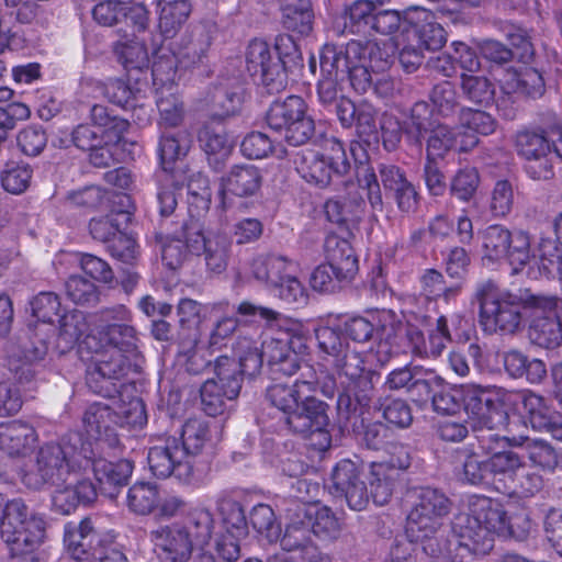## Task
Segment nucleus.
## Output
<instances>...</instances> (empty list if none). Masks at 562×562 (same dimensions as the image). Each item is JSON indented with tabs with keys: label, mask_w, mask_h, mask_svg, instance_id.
Masks as SVG:
<instances>
[{
	"label": "nucleus",
	"mask_w": 562,
	"mask_h": 562,
	"mask_svg": "<svg viewBox=\"0 0 562 562\" xmlns=\"http://www.w3.org/2000/svg\"><path fill=\"white\" fill-rule=\"evenodd\" d=\"M516 422L507 423L506 436H499L493 431H483L481 434V447L488 456L487 467L490 469L491 482L497 490H504L508 484L513 483V479L518 471L522 470L525 463L524 457L510 449H504L505 443L510 446H521L527 436L524 434H515Z\"/></svg>",
	"instance_id": "14"
},
{
	"label": "nucleus",
	"mask_w": 562,
	"mask_h": 562,
	"mask_svg": "<svg viewBox=\"0 0 562 562\" xmlns=\"http://www.w3.org/2000/svg\"><path fill=\"white\" fill-rule=\"evenodd\" d=\"M184 173V171H159L157 173V199L161 215L167 216L175 211L178 203V192L186 179Z\"/></svg>",
	"instance_id": "50"
},
{
	"label": "nucleus",
	"mask_w": 562,
	"mask_h": 562,
	"mask_svg": "<svg viewBox=\"0 0 562 562\" xmlns=\"http://www.w3.org/2000/svg\"><path fill=\"white\" fill-rule=\"evenodd\" d=\"M91 119L92 124H80L72 132L75 146L83 150L116 144L130 127L127 120L111 116L103 105L92 106Z\"/></svg>",
	"instance_id": "23"
},
{
	"label": "nucleus",
	"mask_w": 562,
	"mask_h": 562,
	"mask_svg": "<svg viewBox=\"0 0 562 562\" xmlns=\"http://www.w3.org/2000/svg\"><path fill=\"white\" fill-rule=\"evenodd\" d=\"M94 538L95 533L89 519L82 520L79 525L68 524L65 528V546L76 560L82 559L92 549Z\"/></svg>",
	"instance_id": "53"
},
{
	"label": "nucleus",
	"mask_w": 562,
	"mask_h": 562,
	"mask_svg": "<svg viewBox=\"0 0 562 562\" xmlns=\"http://www.w3.org/2000/svg\"><path fill=\"white\" fill-rule=\"evenodd\" d=\"M405 20L408 22L417 37V43L425 49H439L446 41V32L443 27L436 22L435 15L431 11L412 7L405 10Z\"/></svg>",
	"instance_id": "35"
},
{
	"label": "nucleus",
	"mask_w": 562,
	"mask_h": 562,
	"mask_svg": "<svg viewBox=\"0 0 562 562\" xmlns=\"http://www.w3.org/2000/svg\"><path fill=\"white\" fill-rule=\"evenodd\" d=\"M303 516L310 533L324 539L336 538L340 531V521L333 512L319 504L297 505V517Z\"/></svg>",
	"instance_id": "40"
},
{
	"label": "nucleus",
	"mask_w": 562,
	"mask_h": 562,
	"mask_svg": "<svg viewBox=\"0 0 562 562\" xmlns=\"http://www.w3.org/2000/svg\"><path fill=\"white\" fill-rule=\"evenodd\" d=\"M337 70L344 80L348 77L352 88L360 93L373 83V75L385 71L392 64L393 50L382 48L375 42L352 41L345 50H337Z\"/></svg>",
	"instance_id": "10"
},
{
	"label": "nucleus",
	"mask_w": 562,
	"mask_h": 562,
	"mask_svg": "<svg viewBox=\"0 0 562 562\" xmlns=\"http://www.w3.org/2000/svg\"><path fill=\"white\" fill-rule=\"evenodd\" d=\"M214 372L215 376L206 380L201 387L203 411L210 416L223 414L227 403L238 396L244 374L238 362L228 357L216 360Z\"/></svg>",
	"instance_id": "18"
},
{
	"label": "nucleus",
	"mask_w": 562,
	"mask_h": 562,
	"mask_svg": "<svg viewBox=\"0 0 562 562\" xmlns=\"http://www.w3.org/2000/svg\"><path fill=\"white\" fill-rule=\"evenodd\" d=\"M58 322V344L63 350L72 348L89 328L86 315L77 310L60 315Z\"/></svg>",
	"instance_id": "55"
},
{
	"label": "nucleus",
	"mask_w": 562,
	"mask_h": 562,
	"mask_svg": "<svg viewBox=\"0 0 562 562\" xmlns=\"http://www.w3.org/2000/svg\"><path fill=\"white\" fill-rule=\"evenodd\" d=\"M234 353L238 358L240 371L246 375L258 373L263 360H267L274 372L284 375H293L297 371L296 356L290 353L280 333L277 337L265 340L261 344V351L256 341L241 338L236 342Z\"/></svg>",
	"instance_id": "15"
},
{
	"label": "nucleus",
	"mask_w": 562,
	"mask_h": 562,
	"mask_svg": "<svg viewBox=\"0 0 562 562\" xmlns=\"http://www.w3.org/2000/svg\"><path fill=\"white\" fill-rule=\"evenodd\" d=\"M409 122L416 130V140L420 135L429 132L427 139V159L436 160L443 158L451 149L460 150V136L458 128L454 131L435 119L434 110L427 102H417L411 111Z\"/></svg>",
	"instance_id": "22"
},
{
	"label": "nucleus",
	"mask_w": 562,
	"mask_h": 562,
	"mask_svg": "<svg viewBox=\"0 0 562 562\" xmlns=\"http://www.w3.org/2000/svg\"><path fill=\"white\" fill-rule=\"evenodd\" d=\"M537 265L540 273L548 278H558L562 283V255L554 240H541Z\"/></svg>",
	"instance_id": "64"
},
{
	"label": "nucleus",
	"mask_w": 562,
	"mask_h": 562,
	"mask_svg": "<svg viewBox=\"0 0 562 562\" xmlns=\"http://www.w3.org/2000/svg\"><path fill=\"white\" fill-rule=\"evenodd\" d=\"M146 40L147 35L144 33L140 37L134 36V38L116 45V53L125 68L143 70L149 66Z\"/></svg>",
	"instance_id": "59"
},
{
	"label": "nucleus",
	"mask_w": 562,
	"mask_h": 562,
	"mask_svg": "<svg viewBox=\"0 0 562 562\" xmlns=\"http://www.w3.org/2000/svg\"><path fill=\"white\" fill-rule=\"evenodd\" d=\"M495 128L496 122L488 113L480 110L462 109L458 126L460 151H469L477 145L476 134L490 135L494 133Z\"/></svg>",
	"instance_id": "38"
},
{
	"label": "nucleus",
	"mask_w": 562,
	"mask_h": 562,
	"mask_svg": "<svg viewBox=\"0 0 562 562\" xmlns=\"http://www.w3.org/2000/svg\"><path fill=\"white\" fill-rule=\"evenodd\" d=\"M120 415L122 424L132 427H143L147 422L145 406L140 398H133L128 403V408H121L113 413L109 405L98 402L91 404L83 416L85 430L90 440L99 442L104 441L109 446L117 442L115 435V425L119 423Z\"/></svg>",
	"instance_id": "16"
},
{
	"label": "nucleus",
	"mask_w": 562,
	"mask_h": 562,
	"mask_svg": "<svg viewBox=\"0 0 562 562\" xmlns=\"http://www.w3.org/2000/svg\"><path fill=\"white\" fill-rule=\"evenodd\" d=\"M452 538L446 549L452 562H470L475 554H486L493 549L494 535L520 537L530 529L526 517L509 519L503 504L482 495L469 498L468 512L454 516ZM436 562H449L441 558Z\"/></svg>",
	"instance_id": "3"
},
{
	"label": "nucleus",
	"mask_w": 562,
	"mask_h": 562,
	"mask_svg": "<svg viewBox=\"0 0 562 562\" xmlns=\"http://www.w3.org/2000/svg\"><path fill=\"white\" fill-rule=\"evenodd\" d=\"M211 45V37L204 27H194L183 34L172 46L153 43V83L166 85L176 81L178 66L193 68L203 63Z\"/></svg>",
	"instance_id": "8"
},
{
	"label": "nucleus",
	"mask_w": 562,
	"mask_h": 562,
	"mask_svg": "<svg viewBox=\"0 0 562 562\" xmlns=\"http://www.w3.org/2000/svg\"><path fill=\"white\" fill-rule=\"evenodd\" d=\"M543 486L542 476L535 472L530 467L522 464V470L518 471L513 479V483L504 490V493L516 495L518 497H531L541 491Z\"/></svg>",
	"instance_id": "63"
},
{
	"label": "nucleus",
	"mask_w": 562,
	"mask_h": 562,
	"mask_svg": "<svg viewBox=\"0 0 562 562\" xmlns=\"http://www.w3.org/2000/svg\"><path fill=\"white\" fill-rule=\"evenodd\" d=\"M519 155L527 160L526 170L532 179H549L553 159H562V133L552 131L549 137L535 132H521L517 136Z\"/></svg>",
	"instance_id": "20"
},
{
	"label": "nucleus",
	"mask_w": 562,
	"mask_h": 562,
	"mask_svg": "<svg viewBox=\"0 0 562 562\" xmlns=\"http://www.w3.org/2000/svg\"><path fill=\"white\" fill-rule=\"evenodd\" d=\"M213 528V515L209 509L195 508L184 525L160 526L150 531V541L164 562H188L193 550V562H216L206 548Z\"/></svg>",
	"instance_id": "6"
},
{
	"label": "nucleus",
	"mask_w": 562,
	"mask_h": 562,
	"mask_svg": "<svg viewBox=\"0 0 562 562\" xmlns=\"http://www.w3.org/2000/svg\"><path fill=\"white\" fill-rule=\"evenodd\" d=\"M293 164L306 183L321 189L344 177L350 168L345 146L337 138L327 139L321 149L297 151Z\"/></svg>",
	"instance_id": "12"
},
{
	"label": "nucleus",
	"mask_w": 562,
	"mask_h": 562,
	"mask_svg": "<svg viewBox=\"0 0 562 562\" xmlns=\"http://www.w3.org/2000/svg\"><path fill=\"white\" fill-rule=\"evenodd\" d=\"M92 16L100 25L113 26L124 22L137 32H145L149 21L148 11L144 5L130 7L124 0H97Z\"/></svg>",
	"instance_id": "29"
},
{
	"label": "nucleus",
	"mask_w": 562,
	"mask_h": 562,
	"mask_svg": "<svg viewBox=\"0 0 562 562\" xmlns=\"http://www.w3.org/2000/svg\"><path fill=\"white\" fill-rule=\"evenodd\" d=\"M379 172L384 189L392 192L398 210L404 213L414 212L418 203V195L405 172L395 165H381Z\"/></svg>",
	"instance_id": "36"
},
{
	"label": "nucleus",
	"mask_w": 562,
	"mask_h": 562,
	"mask_svg": "<svg viewBox=\"0 0 562 562\" xmlns=\"http://www.w3.org/2000/svg\"><path fill=\"white\" fill-rule=\"evenodd\" d=\"M529 337L540 347L555 348L562 341V324L553 316L536 318L529 328Z\"/></svg>",
	"instance_id": "60"
},
{
	"label": "nucleus",
	"mask_w": 562,
	"mask_h": 562,
	"mask_svg": "<svg viewBox=\"0 0 562 562\" xmlns=\"http://www.w3.org/2000/svg\"><path fill=\"white\" fill-rule=\"evenodd\" d=\"M216 428L213 422L204 418H190L184 423L181 434L182 445L180 446L193 463L194 458L211 443L213 430Z\"/></svg>",
	"instance_id": "43"
},
{
	"label": "nucleus",
	"mask_w": 562,
	"mask_h": 562,
	"mask_svg": "<svg viewBox=\"0 0 562 562\" xmlns=\"http://www.w3.org/2000/svg\"><path fill=\"white\" fill-rule=\"evenodd\" d=\"M85 471H76L75 475L61 485H52L55 491L52 495V507L55 512L69 515L80 504H90L97 497V488L82 477Z\"/></svg>",
	"instance_id": "31"
},
{
	"label": "nucleus",
	"mask_w": 562,
	"mask_h": 562,
	"mask_svg": "<svg viewBox=\"0 0 562 562\" xmlns=\"http://www.w3.org/2000/svg\"><path fill=\"white\" fill-rule=\"evenodd\" d=\"M482 261L486 266L508 262L513 272H519L531 260L530 239L524 232L512 233L501 224H493L480 231ZM532 259H537L536 256Z\"/></svg>",
	"instance_id": "13"
},
{
	"label": "nucleus",
	"mask_w": 562,
	"mask_h": 562,
	"mask_svg": "<svg viewBox=\"0 0 562 562\" xmlns=\"http://www.w3.org/2000/svg\"><path fill=\"white\" fill-rule=\"evenodd\" d=\"M475 299L480 305L479 323L488 334H513L521 324L520 297L492 280L477 284Z\"/></svg>",
	"instance_id": "11"
},
{
	"label": "nucleus",
	"mask_w": 562,
	"mask_h": 562,
	"mask_svg": "<svg viewBox=\"0 0 562 562\" xmlns=\"http://www.w3.org/2000/svg\"><path fill=\"white\" fill-rule=\"evenodd\" d=\"M46 524L22 498L7 499L0 494V536L15 555L32 552L44 540Z\"/></svg>",
	"instance_id": "9"
},
{
	"label": "nucleus",
	"mask_w": 562,
	"mask_h": 562,
	"mask_svg": "<svg viewBox=\"0 0 562 562\" xmlns=\"http://www.w3.org/2000/svg\"><path fill=\"white\" fill-rule=\"evenodd\" d=\"M324 256L340 278H353L358 271V258L351 244L345 238L328 235L324 243Z\"/></svg>",
	"instance_id": "39"
},
{
	"label": "nucleus",
	"mask_w": 562,
	"mask_h": 562,
	"mask_svg": "<svg viewBox=\"0 0 562 562\" xmlns=\"http://www.w3.org/2000/svg\"><path fill=\"white\" fill-rule=\"evenodd\" d=\"M190 146L191 135L187 131L162 132L159 139L160 171H183L180 168L173 167V165L188 154Z\"/></svg>",
	"instance_id": "42"
},
{
	"label": "nucleus",
	"mask_w": 562,
	"mask_h": 562,
	"mask_svg": "<svg viewBox=\"0 0 562 562\" xmlns=\"http://www.w3.org/2000/svg\"><path fill=\"white\" fill-rule=\"evenodd\" d=\"M201 147L209 157L210 164L215 166L227 159L234 144L222 127L205 125L199 133Z\"/></svg>",
	"instance_id": "47"
},
{
	"label": "nucleus",
	"mask_w": 562,
	"mask_h": 562,
	"mask_svg": "<svg viewBox=\"0 0 562 562\" xmlns=\"http://www.w3.org/2000/svg\"><path fill=\"white\" fill-rule=\"evenodd\" d=\"M159 7V30L166 38L172 37L187 22L191 14L190 1H179L172 4H158Z\"/></svg>",
	"instance_id": "58"
},
{
	"label": "nucleus",
	"mask_w": 562,
	"mask_h": 562,
	"mask_svg": "<svg viewBox=\"0 0 562 562\" xmlns=\"http://www.w3.org/2000/svg\"><path fill=\"white\" fill-rule=\"evenodd\" d=\"M497 80L505 94L521 93L531 98L541 97L544 92V80L540 71L526 64L501 69Z\"/></svg>",
	"instance_id": "33"
},
{
	"label": "nucleus",
	"mask_w": 562,
	"mask_h": 562,
	"mask_svg": "<svg viewBox=\"0 0 562 562\" xmlns=\"http://www.w3.org/2000/svg\"><path fill=\"white\" fill-rule=\"evenodd\" d=\"M250 522L252 527L268 542L272 543L279 540L281 528L276 521L273 509L267 504H258L250 512Z\"/></svg>",
	"instance_id": "62"
},
{
	"label": "nucleus",
	"mask_w": 562,
	"mask_h": 562,
	"mask_svg": "<svg viewBox=\"0 0 562 562\" xmlns=\"http://www.w3.org/2000/svg\"><path fill=\"white\" fill-rule=\"evenodd\" d=\"M262 177L254 165L234 166L221 181V202L224 210L234 206V198L254 196L260 189Z\"/></svg>",
	"instance_id": "30"
},
{
	"label": "nucleus",
	"mask_w": 562,
	"mask_h": 562,
	"mask_svg": "<svg viewBox=\"0 0 562 562\" xmlns=\"http://www.w3.org/2000/svg\"><path fill=\"white\" fill-rule=\"evenodd\" d=\"M384 386L389 390L407 389L409 392L417 391L419 396L430 394L429 381L422 376V369L417 366H404L392 370L385 378Z\"/></svg>",
	"instance_id": "46"
},
{
	"label": "nucleus",
	"mask_w": 562,
	"mask_h": 562,
	"mask_svg": "<svg viewBox=\"0 0 562 562\" xmlns=\"http://www.w3.org/2000/svg\"><path fill=\"white\" fill-rule=\"evenodd\" d=\"M283 24L288 30L308 34L312 30L313 13L310 0H283Z\"/></svg>",
	"instance_id": "54"
},
{
	"label": "nucleus",
	"mask_w": 562,
	"mask_h": 562,
	"mask_svg": "<svg viewBox=\"0 0 562 562\" xmlns=\"http://www.w3.org/2000/svg\"><path fill=\"white\" fill-rule=\"evenodd\" d=\"M90 464L95 480L99 483L100 492L109 497L116 495V488L125 485L132 475L134 465L130 460L123 459L117 462H110L105 459H94V450L88 452Z\"/></svg>",
	"instance_id": "34"
},
{
	"label": "nucleus",
	"mask_w": 562,
	"mask_h": 562,
	"mask_svg": "<svg viewBox=\"0 0 562 562\" xmlns=\"http://www.w3.org/2000/svg\"><path fill=\"white\" fill-rule=\"evenodd\" d=\"M367 202L372 212L383 210V200L380 183L373 169L361 167L357 172V187L355 191L349 190L347 203L339 200H329L325 204V212L331 222H345L350 216H360L366 209Z\"/></svg>",
	"instance_id": "19"
},
{
	"label": "nucleus",
	"mask_w": 562,
	"mask_h": 562,
	"mask_svg": "<svg viewBox=\"0 0 562 562\" xmlns=\"http://www.w3.org/2000/svg\"><path fill=\"white\" fill-rule=\"evenodd\" d=\"M505 390H487L476 384H461L457 395H460L461 407L470 418L486 431L499 428L505 424Z\"/></svg>",
	"instance_id": "21"
},
{
	"label": "nucleus",
	"mask_w": 562,
	"mask_h": 562,
	"mask_svg": "<svg viewBox=\"0 0 562 562\" xmlns=\"http://www.w3.org/2000/svg\"><path fill=\"white\" fill-rule=\"evenodd\" d=\"M80 441V437L74 435L68 440L63 438L60 442L42 446L35 454L34 463L21 470L22 483L30 490L38 491L46 485H61L76 471H87L90 464L88 452L92 453V443L81 442L78 449L77 443Z\"/></svg>",
	"instance_id": "5"
},
{
	"label": "nucleus",
	"mask_w": 562,
	"mask_h": 562,
	"mask_svg": "<svg viewBox=\"0 0 562 562\" xmlns=\"http://www.w3.org/2000/svg\"><path fill=\"white\" fill-rule=\"evenodd\" d=\"M396 479V471L390 470L386 463L374 462L371 464L369 484L374 504L382 506L390 501Z\"/></svg>",
	"instance_id": "51"
},
{
	"label": "nucleus",
	"mask_w": 562,
	"mask_h": 562,
	"mask_svg": "<svg viewBox=\"0 0 562 562\" xmlns=\"http://www.w3.org/2000/svg\"><path fill=\"white\" fill-rule=\"evenodd\" d=\"M335 63H337L336 47L325 46L319 56L322 78L317 86L318 99L325 106H329L337 101L338 82L342 81Z\"/></svg>",
	"instance_id": "41"
},
{
	"label": "nucleus",
	"mask_w": 562,
	"mask_h": 562,
	"mask_svg": "<svg viewBox=\"0 0 562 562\" xmlns=\"http://www.w3.org/2000/svg\"><path fill=\"white\" fill-rule=\"evenodd\" d=\"M188 210L193 218H200L207 213L211 205V189L209 179L201 172L190 175L187 183Z\"/></svg>",
	"instance_id": "52"
},
{
	"label": "nucleus",
	"mask_w": 562,
	"mask_h": 562,
	"mask_svg": "<svg viewBox=\"0 0 562 562\" xmlns=\"http://www.w3.org/2000/svg\"><path fill=\"white\" fill-rule=\"evenodd\" d=\"M187 247L196 255L202 256L206 270L213 274L223 273L228 265L231 241L226 235L220 233L205 234L201 229L189 231Z\"/></svg>",
	"instance_id": "28"
},
{
	"label": "nucleus",
	"mask_w": 562,
	"mask_h": 562,
	"mask_svg": "<svg viewBox=\"0 0 562 562\" xmlns=\"http://www.w3.org/2000/svg\"><path fill=\"white\" fill-rule=\"evenodd\" d=\"M407 336L413 345V352L420 357H438L451 340L448 319L445 316L437 318L436 328L430 331L428 342L425 341L423 334L415 329H411Z\"/></svg>",
	"instance_id": "44"
},
{
	"label": "nucleus",
	"mask_w": 562,
	"mask_h": 562,
	"mask_svg": "<svg viewBox=\"0 0 562 562\" xmlns=\"http://www.w3.org/2000/svg\"><path fill=\"white\" fill-rule=\"evenodd\" d=\"M246 69L251 77L258 78L270 93L279 92L286 86L283 64L265 41L254 40L249 43Z\"/></svg>",
	"instance_id": "25"
},
{
	"label": "nucleus",
	"mask_w": 562,
	"mask_h": 562,
	"mask_svg": "<svg viewBox=\"0 0 562 562\" xmlns=\"http://www.w3.org/2000/svg\"><path fill=\"white\" fill-rule=\"evenodd\" d=\"M158 502L159 491L153 483L137 482L127 492V507L136 515L154 514Z\"/></svg>",
	"instance_id": "57"
},
{
	"label": "nucleus",
	"mask_w": 562,
	"mask_h": 562,
	"mask_svg": "<svg viewBox=\"0 0 562 562\" xmlns=\"http://www.w3.org/2000/svg\"><path fill=\"white\" fill-rule=\"evenodd\" d=\"M503 398L505 400L504 425L507 426L509 420L518 423L514 428L515 431L520 426L526 427L527 422L535 430L542 431L550 426V419L555 415L542 396L529 391H507Z\"/></svg>",
	"instance_id": "24"
},
{
	"label": "nucleus",
	"mask_w": 562,
	"mask_h": 562,
	"mask_svg": "<svg viewBox=\"0 0 562 562\" xmlns=\"http://www.w3.org/2000/svg\"><path fill=\"white\" fill-rule=\"evenodd\" d=\"M273 380L266 389V401L284 414L289 427L297 434L311 435L313 445L321 451L330 446L326 430L329 418L327 405L315 397L316 382L292 379Z\"/></svg>",
	"instance_id": "4"
},
{
	"label": "nucleus",
	"mask_w": 562,
	"mask_h": 562,
	"mask_svg": "<svg viewBox=\"0 0 562 562\" xmlns=\"http://www.w3.org/2000/svg\"><path fill=\"white\" fill-rule=\"evenodd\" d=\"M450 510L448 497L439 490L423 487L417 492V501L407 516L405 533L413 543L422 546L425 553H442L439 536L443 518Z\"/></svg>",
	"instance_id": "7"
},
{
	"label": "nucleus",
	"mask_w": 562,
	"mask_h": 562,
	"mask_svg": "<svg viewBox=\"0 0 562 562\" xmlns=\"http://www.w3.org/2000/svg\"><path fill=\"white\" fill-rule=\"evenodd\" d=\"M147 461L151 473L160 479L173 475L179 481L188 482L193 475V462L175 438L151 447Z\"/></svg>",
	"instance_id": "26"
},
{
	"label": "nucleus",
	"mask_w": 562,
	"mask_h": 562,
	"mask_svg": "<svg viewBox=\"0 0 562 562\" xmlns=\"http://www.w3.org/2000/svg\"><path fill=\"white\" fill-rule=\"evenodd\" d=\"M35 429L23 422L0 423V450L11 457H24L35 446Z\"/></svg>",
	"instance_id": "37"
},
{
	"label": "nucleus",
	"mask_w": 562,
	"mask_h": 562,
	"mask_svg": "<svg viewBox=\"0 0 562 562\" xmlns=\"http://www.w3.org/2000/svg\"><path fill=\"white\" fill-rule=\"evenodd\" d=\"M402 324L395 313L382 310L369 313L367 316H355L345 322L344 329L338 324L321 322L314 334L318 351L324 364L330 368L345 386V394L338 400V405L345 403L351 407L356 402L361 408L369 406L373 385L364 374L363 352L351 348L349 341L363 344L372 341L370 350L374 352L380 363H385L398 352V334Z\"/></svg>",
	"instance_id": "1"
},
{
	"label": "nucleus",
	"mask_w": 562,
	"mask_h": 562,
	"mask_svg": "<svg viewBox=\"0 0 562 562\" xmlns=\"http://www.w3.org/2000/svg\"><path fill=\"white\" fill-rule=\"evenodd\" d=\"M156 105L159 112V126L170 128L179 125L183 119V103L180 100L175 82L155 85Z\"/></svg>",
	"instance_id": "45"
},
{
	"label": "nucleus",
	"mask_w": 562,
	"mask_h": 562,
	"mask_svg": "<svg viewBox=\"0 0 562 562\" xmlns=\"http://www.w3.org/2000/svg\"><path fill=\"white\" fill-rule=\"evenodd\" d=\"M296 271H284V274L273 285V292L283 302L302 306L307 303L308 294L303 283L296 277Z\"/></svg>",
	"instance_id": "61"
},
{
	"label": "nucleus",
	"mask_w": 562,
	"mask_h": 562,
	"mask_svg": "<svg viewBox=\"0 0 562 562\" xmlns=\"http://www.w3.org/2000/svg\"><path fill=\"white\" fill-rule=\"evenodd\" d=\"M329 490L336 497H344L353 510H362L369 503L367 485L360 479L358 465L351 460L339 461L330 476Z\"/></svg>",
	"instance_id": "27"
},
{
	"label": "nucleus",
	"mask_w": 562,
	"mask_h": 562,
	"mask_svg": "<svg viewBox=\"0 0 562 562\" xmlns=\"http://www.w3.org/2000/svg\"><path fill=\"white\" fill-rule=\"evenodd\" d=\"M131 312L124 305L102 310L97 325L79 342L81 359L90 362L87 383L97 394L112 398L119 393V379L125 374V353L136 347Z\"/></svg>",
	"instance_id": "2"
},
{
	"label": "nucleus",
	"mask_w": 562,
	"mask_h": 562,
	"mask_svg": "<svg viewBox=\"0 0 562 562\" xmlns=\"http://www.w3.org/2000/svg\"><path fill=\"white\" fill-rule=\"evenodd\" d=\"M488 456L481 447V435L476 438V443H472L467 449L463 463L464 479L471 484L490 483V469L487 467Z\"/></svg>",
	"instance_id": "56"
},
{
	"label": "nucleus",
	"mask_w": 562,
	"mask_h": 562,
	"mask_svg": "<svg viewBox=\"0 0 562 562\" xmlns=\"http://www.w3.org/2000/svg\"><path fill=\"white\" fill-rule=\"evenodd\" d=\"M100 92L113 104L135 111L139 109L142 114L137 115L139 122L149 120V112L145 109L143 100L146 98L147 82L135 79L131 81L123 79H111L105 83L97 86Z\"/></svg>",
	"instance_id": "32"
},
{
	"label": "nucleus",
	"mask_w": 562,
	"mask_h": 562,
	"mask_svg": "<svg viewBox=\"0 0 562 562\" xmlns=\"http://www.w3.org/2000/svg\"><path fill=\"white\" fill-rule=\"evenodd\" d=\"M228 308L227 302L201 304L191 299H183L178 305V315L183 326H199L205 319L217 316Z\"/></svg>",
	"instance_id": "49"
},
{
	"label": "nucleus",
	"mask_w": 562,
	"mask_h": 562,
	"mask_svg": "<svg viewBox=\"0 0 562 562\" xmlns=\"http://www.w3.org/2000/svg\"><path fill=\"white\" fill-rule=\"evenodd\" d=\"M267 123L270 128L283 133L284 139L293 146L303 145L315 132V122L307 114V105L297 95L273 102L267 114Z\"/></svg>",
	"instance_id": "17"
},
{
	"label": "nucleus",
	"mask_w": 562,
	"mask_h": 562,
	"mask_svg": "<svg viewBox=\"0 0 562 562\" xmlns=\"http://www.w3.org/2000/svg\"><path fill=\"white\" fill-rule=\"evenodd\" d=\"M297 270V263L283 256H259L251 262L252 276L272 286L284 274V271Z\"/></svg>",
	"instance_id": "48"
}]
</instances>
